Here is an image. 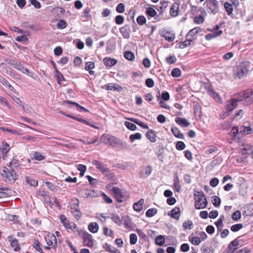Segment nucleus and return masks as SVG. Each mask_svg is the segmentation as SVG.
Returning <instances> with one entry per match:
<instances>
[{"label":"nucleus","instance_id":"1","mask_svg":"<svg viewBox=\"0 0 253 253\" xmlns=\"http://www.w3.org/2000/svg\"><path fill=\"white\" fill-rule=\"evenodd\" d=\"M249 64L248 61L241 62L237 67L235 72V78L240 79L246 75L249 71Z\"/></svg>","mask_w":253,"mask_h":253},{"label":"nucleus","instance_id":"2","mask_svg":"<svg viewBox=\"0 0 253 253\" xmlns=\"http://www.w3.org/2000/svg\"><path fill=\"white\" fill-rule=\"evenodd\" d=\"M195 207L197 209H204L208 202L203 192H197L195 194Z\"/></svg>","mask_w":253,"mask_h":253},{"label":"nucleus","instance_id":"3","mask_svg":"<svg viewBox=\"0 0 253 253\" xmlns=\"http://www.w3.org/2000/svg\"><path fill=\"white\" fill-rule=\"evenodd\" d=\"M102 142L107 145L115 146L120 144V140L114 136L108 134H103L101 137Z\"/></svg>","mask_w":253,"mask_h":253},{"label":"nucleus","instance_id":"4","mask_svg":"<svg viewBox=\"0 0 253 253\" xmlns=\"http://www.w3.org/2000/svg\"><path fill=\"white\" fill-rule=\"evenodd\" d=\"M6 62L8 64L12 66L16 69L22 72L23 73L27 75L29 74V71L27 69L25 68L21 63L17 60L12 59H8L6 60Z\"/></svg>","mask_w":253,"mask_h":253},{"label":"nucleus","instance_id":"5","mask_svg":"<svg viewBox=\"0 0 253 253\" xmlns=\"http://www.w3.org/2000/svg\"><path fill=\"white\" fill-rule=\"evenodd\" d=\"M80 235L83 238L84 246L88 247H92L93 246V239L91 234L82 231Z\"/></svg>","mask_w":253,"mask_h":253},{"label":"nucleus","instance_id":"6","mask_svg":"<svg viewBox=\"0 0 253 253\" xmlns=\"http://www.w3.org/2000/svg\"><path fill=\"white\" fill-rule=\"evenodd\" d=\"M1 175L3 177H5L9 180H15L17 179V175L14 170L10 168L8 169L7 168H4L3 170Z\"/></svg>","mask_w":253,"mask_h":253},{"label":"nucleus","instance_id":"7","mask_svg":"<svg viewBox=\"0 0 253 253\" xmlns=\"http://www.w3.org/2000/svg\"><path fill=\"white\" fill-rule=\"evenodd\" d=\"M205 3L211 13L215 14L218 12V2L216 0H207Z\"/></svg>","mask_w":253,"mask_h":253},{"label":"nucleus","instance_id":"8","mask_svg":"<svg viewBox=\"0 0 253 253\" xmlns=\"http://www.w3.org/2000/svg\"><path fill=\"white\" fill-rule=\"evenodd\" d=\"M116 201L119 203H122L126 199L122 190L117 187H113L111 190Z\"/></svg>","mask_w":253,"mask_h":253},{"label":"nucleus","instance_id":"9","mask_svg":"<svg viewBox=\"0 0 253 253\" xmlns=\"http://www.w3.org/2000/svg\"><path fill=\"white\" fill-rule=\"evenodd\" d=\"M242 100V98L231 99L228 101L226 105V110L228 112L232 111L237 106L238 101Z\"/></svg>","mask_w":253,"mask_h":253},{"label":"nucleus","instance_id":"10","mask_svg":"<svg viewBox=\"0 0 253 253\" xmlns=\"http://www.w3.org/2000/svg\"><path fill=\"white\" fill-rule=\"evenodd\" d=\"M219 25H216L215 28L212 30H211L212 32L211 33H210L206 36V39L207 40H211L212 39L215 38L220 36L223 32L221 30H219Z\"/></svg>","mask_w":253,"mask_h":253},{"label":"nucleus","instance_id":"11","mask_svg":"<svg viewBox=\"0 0 253 253\" xmlns=\"http://www.w3.org/2000/svg\"><path fill=\"white\" fill-rule=\"evenodd\" d=\"M63 225L68 232H78L79 234H81L82 232V230H80L78 228L77 226L75 223L70 222L68 220H67V222H65Z\"/></svg>","mask_w":253,"mask_h":253},{"label":"nucleus","instance_id":"12","mask_svg":"<svg viewBox=\"0 0 253 253\" xmlns=\"http://www.w3.org/2000/svg\"><path fill=\"white\" fill-rule=\"evenodd\" d=\"M92 164L94 166H95L96 168L97 169H98L102 174H104L106 172H108L109 168H108L105 165H104L101 162L98 161L97 160H93L92 161Z\"/></svg>","mask_w":253,"mask_h":253},{"label":"nucleus","instance_id":"13","mask_svg":"<svg viewBox=\"0 0 253 253\" xmlns=\"http://www.w3.org/2000/svg\"><path fill=\"white\" fill-rule=\"evenodd\" d=\"M46 244L48 246H55L57 242L56 237L54 234L48 235L45 237Z\"/></svg>","mask_w":253,"mask_h":253},{"label":"nucleus","instance_id":"14","mask_svg":"<svg viewBox=\"0 0 253 253\" xmlns=\"http://www.w3.org/2000/svg\"><path fill=\"white\" fill-rule=\"evenodd\" d=\"M179 4L177 2H174L172 4L170 8V14L172 17L177 16L179 14Z\"/></svg>","mask_w":253,"mask_h":253},{"label":"nucleus","instance_id":"15","mask_svg":"<svg viewBox=\"0 0 253 253\" xmlns=\"http://www.w3.org/2000/svg\"><path fill=\"white\" fill-rule=\"evenodd\" d=\"M7 238L10 243L11 247L14 248V251L15 252L19 251L20 250V247L18 240L16 239H13L12 237L10 236Z\"/></svg>","mask_w":253,"mask_h":253},{"label":"nucleus","instance_id":"16","mask_svg":"<svg viewBox=\"0 0 253 253\" xmlns=\"http://www.w3.org/2000/svg\"><path fill=\"white\" fill-rule=\"evenodd\" d=\"M152 168L150 166L146 167L144 169L140 172V177L141 178H145L148 177L152 172Z\"/></svg>","mask_w":253,"mask_h":253},{"label":"nucleus","instance_id":"17","mask_svg":"<svg viewBox=\"0 0 253 253\" xmlns=\"http://www.w3.org/2000/svg\"><path fill=\"white\" fill-rule=\"evenodd\" d=\"M175 121L178 125L182 127H187L190 125L189 122L183 118L176 117Z\"/></svg>","mask_w":253,"mask_h":253},{"label":"nucleus","instance_id":"18","mask_svg":"<svg viewBox=\"0 0 253 253\" xmlns=\"http://www.w3.org/2000/svg\"><path fill=\"white\" fill-rule=\"evenodd\" d=\"M180 210L178 207H175L169 213V215H170L171 217L175 219H179L180 217Z\"/></svg>","mask_w":253,"mask_h":253},{"label":"nucleus","instance_id":"19","mask_svg":"<svg viewBox=\"0 0 253 253\" xmlns=\"http://www.w3.org/2000/svg\"><path fill=\"white\" fill-rule=\"evenodd\" d=\"M103 63L106 66L112 67L117 64V60L115 59L107 57L103 59Z\"/></svg>","mask_w":253,"mask_h":253},{"label":"nucleus","instance_id":"20","mask_svg":"<svg viewBox=\"0 0 253 253\" xmlns=\"http://www.w3.org/2000/svg\"><path fill=\"white\" fill-rule=\"evenodd\" d=\"M146 136L151 142L156 141V133L153 130H150L146 133Z\"/></svg>","mask_w":253,"mask_h":253},{"label":"nucleus","instance_id":"21","mask_svg":"<svg viewBox=\"0 0 253 253\" xmlns=\"http://www.w3.org/2000/svg\"><path fill=\"white\" fill-rule=\"evenodd\" d=\"M108 217L111 218L118 225L120 226L122 224V221L120 217L116 213H111L110 216Z\"/></svg>","mask_w":253,"mask_h":253},{"label":"nucleus","instance_id":"22","mask_svg":"<svg viewBox=\"0 0 253 253\" xmlns=\"http://www.w3.org/2000/svg\"><path fill=\"white\" fill-rule=\"evenodd\" d=\"M162 36L169 42H173L175 38L174 35L169 31L164 32Z\"/></svg>","mask_w":253,"mask_h":253},{"label":"nucleus","instance_id":"23","mask_svg":"<svg viewBox=\"0 0 253 253\" xmlns=\"http://www.w3.org/2000/svg\"><path fill=\"white\" fill-rule=\"evenodd\" d=\"M144 202V199H141L138 202L135 203L133 206L134 210L137 211H140L143 208Z\"/></svg>","mask_w":253,"mask_h":253},{"label":"nucleus","instance_id":"24","mask_svg":"<svg viewBox=\"0 0 253 253\" xmlns=\"http://www.w3.org/2000/svg\"><path fill=\"white\" fill-rule=\"evenodd\" d=\"M171 131L174 136L179 139H183L184 135L180 131L179 129L176 127H173L171 129Z\"/></svg>","mask_w":253,"mask_h":253},{"label":"nucleus","instance_id":"25","mask_svg":"<svg viewBox=\"0 0 253 253\" xmlns=\"http://www.w3.org/2000/svg\"><path fill=\"white\" fill-rule=\"evenodd\" d=\"M120 32L124 38L128 39L129 38V29L126 26L121 28L120 29Z\"/></svg>","mask_w":253,"mask_h":253},{"label":"nucleus","instance_id":"26","mask_svg":"<svg viewBox=\"0 0 253 253\" xmlns=\"http://www.w3.org/2000/svg\"><path fill=\"white\" fill-rule=\"evenodd\" d=\"M104 248L106 251L111 253H120V251L115 247L107 243L104 245Z\"/></svg>","mask_w":253,"mask_h":253},{"label":"nucleus","instance_id":"27","mask_svg":"<svg viewBox=\"0 0 253 253\" xmlns=\"http://www.w3.org/2000/svg\"><path fill=\"white\" fill-rule=\"evenodd\" d=\"M240 132L242 134L247 135L253 133V130L250 126H242L240 128Z\"/></svg>","mask_w":253,"mask_h":253},{"label":"nucleus","instance_id":"28","mask_svg":"<svg viewBox=\"0 0 253 253\" xmlns=\"http://www.w3.org/2000/svg\"><path fill=\"white\" fill-rule=\"evenodd\" d=\"M244 209V212L247 216L253 215V203L245 206Z\"/></svg>","mask_w":253,"mask_h":253},{"label":"nucleus","instance_id":"29","mask_svg":"<svg viewBox=\"0 0 253 253\" xmlns=\"http://www.w3.org/2000/svg\"><path fill=\"white\" fill-rule=\"evenodd\" d=\"M88 230L93 233L97 232L99 229V225L96 222H91L88 226Z\"/></svg>","mask_w":253,"mask_h":253},{"label":"nucleus","instance_id":"30","mask_svg":"<svg viewBox=\"0 0 253 253\" xmlns=\"http://www.w3.org/2000/svg\"><path fill=\"white\" fill-rule=\"evenodd\" d=\"M95 67V64L93 62H87L85 65V69L89 72L90 75H93L94 72L91 70Z\"/></svg>","mask_w":253,"mask_h":253},{"label":"nucleus","instance_id":"31","mask_svg":"<svg viewBox=\"0 0 253 253\" xmlns=\"http://www.w3.org/2000/svg\"><path fill=\"white\" fill-rule=\"evenodd\" d=\"M127 119L128 120L132 121L133 123L137 124L139 126H141L142 128H146V129L149 128V127L146 124L144 123L143 122H141L136 119L131 118H128Z\"/></svg>","mask_w":253,"mask_h":253},{"label":"nucleus","instance_id":"32","mask_svg":"<svg viewBox=\"0 0 253 253\" xmlns=\"http://www.w3.org/2000/svg\"><path fill=\"white\" fill-rule=\"evenodd\" d=\"M224 219L223 215L220 216L216 222H215V224L216 226L217 230L221 231L222 227H223V220Z\"/></svg>","mask_w":253,"mask_h":253},{"label":"nucleus","instance_id":"33","mask_svg":"<svg viewBox=\"0 0 253 253\" xmlns=\"http://www.w3.org/2000/svg\"><path fill=\"white\" fill-rule=\"evenodd\" d=\"M173 181H174V183H173L174 188L175 191L179 192L181 189V186L179 184V178L177 175H175L174 176Z\"/></svg>","mask_w":253,"mask_h":253},{"label":"nucleus","instance_id":"34","mask_svg":"<svg viewBox=\"0 0 253 253\" xmlns=\"http://www.w3.org/2000/svg\"><path fill=\"white\" fill-rule=\"evenodd\" d=\"M10 150L9 144L6 142H2V146L0 148V150L3 154H7Z\"/></svg>","mask_w":253,"mask_h":253},{"label":"nucleus","instance_id":"35","mask_svg":"<svg viewBox=\"0 0 253 253\" xmlns=\"http://www.w3.org/2000/svg\"><path fill=\"white\" fill-rule=\"evenodd\" d=\"M182 227L184 230H190L193 227V223L191 220H187L183 223Z\"/></svg>","mask_w":253,"mask_h":253},{"label":"nucleus","instance_id":"36","mask_svg":"<svg viewBox=\"0 0 253 253\" xmlns=\"http://www.w3.org/2000/svg\"><path fill=\"white\" fill-rule=\"evenodd\" d=\"M33 247L39 253H43L42 249L41 247V244L38 240H37V239L34 240Z\"/></svg>","mask_w":253,"mask_h":253},{"label":"nucleus","instance_id":"37","mask_svg":"<svg viewBox=\"0 0 253 253\" xmlns=\"http://www.w3.org/2000/svg\"><path fill=\"white\" fill-rule=\"evenodd\" d=\"M156 244L159 246H163L165 242V239L163 235L158 236L155 239Z\"/></svg>","mask_w":253,"mask_h":253},{"label":"nucleus","instance_id":"38","mask_svg":"<svg viewBox=\"0 0 253 253\" xmlns=\"http://www.w3.org/2000/svg\"><path fill=\"white\" fill-rule=\"evenodd\" d=\"M193 40V39H187L184 42H180L179 45V47L181 48H184L187 47V46L190 45L191 44V42H192Z\"/></svg>","mask_w":253,"mask_h":253},{"label":"nucleus","instance_id":"39","mask_svg":"<svg viewBox=\"0 0 253 253\" xmlns=\"http://www.w3.org/2000/svg\"><path fill=\"white\" fill-rule=\"evenodd\" d=\"M239 245V241L235 239L230 242L229 244L228 247L230 250H232V253H233L236 250V247Z\"/></svg>","mask_w":253,"mask_h":253},{"label":"nucleus","instance_id":"40","mask_svg":"<svg viewBox=\"0 0 253 253\" xmlns=\"http://www.w3.org/2000/svg\"><path fill=\"white\" fill-rule=\"evenodd\" d=\"M189 240L192 244L196 246L199 245L202 242L200 238L198 236H195L191 238L190 237Z\"/></svg>","mask_w":253,"mask_h":253},{"label":"nucleus","instance_id":"41","mask_svg":"<svg viewBox=\"0 0 253 253\" xmlns=\"http://www.w3.org/2000/svg\"><path fill=\"white\" fill-rule=\"evenodd\" d=\"M146 13L150 17H154L157 14L156 11L151 7H148L146 9Z\"/></svg>","mask_w":253,"mask_h":253},{"label":"nucleus","instance_id":"42","mask_svg":"<svg viewBox=\"0 0 253 253\" xmlns=\"http://www.w3.org/2000/svg\"><path fill=\"white\" fill-rule=\"evenodd\" d=\"M157 212V209L155 208L149 209L146 212V216L148 217H152Z\"/></svg>","mask_w":253,"mask_h":253},{"label":"nucleus","instance_id":"43","mask_svg":"<svg viewBox=\"0 0 253 253\" xmlns=\"http://www.w3.org/2000/svg\"><path fill=\"white\" fill-rule=\"evenodd\" d=\"M167 6H168L167 2H166L165 1H161L160 3V5L157 7V10L158 11L160 12V13L161 14L164 11V10L166 8V7Z\"/></svg>","mask_w":253,"mask_h":253},{"label":"nucleus","instance_id":"44","mask_svg":"<svg viewBox=\"0 0 253 253\" xmlns=\"http://www.w3.org/2000/svg\"><path fill=\"white\" fill-rule=\"evenodd\" d=\"M55 72L56 73V78L57 82L59 84H61V82L62 81H64L65 80L64 77L63 75L57 69H56Z\"/></svg>","mask_w":253,"mask_h":253},{"label":"nucleus","instance_id":"45","mask_svg":"<svg viewBox=\"0 0 253 253\" xmlns=\"http://www.w3.org/2000/svg\"><path fill=\"white\" fill-rule=\"evenodd\" d=\"M224 8L228 15H230L233 12L232 4L226 2L224 4Z\"/></svg>","mask_w":253,"mask_h":253},{"label":"nucleus","instance_id":"46","mask_svg":"<svg viewBox=\"0 0 253 253\" xmlns=\"http://www.w3.org/2000/svg\"><path fill=\"white\" fill-rule=\"evenodd\" d=\"M79 201L78 199H76L74 202L70 205L71 209L72 210V211H77L79 210Z\"/></svg>","mask_w":253,"mask_h":253},{"label":"nucleus","instance_id":"47","mask_svg":"<svg viewBox=\"0 0 253 253\" xmlns=\"http://www.w3.org/2000/svg\"><path fill=\"white\" fill-rule=\"evenodd\" d=\"M124 57L127 60L132 61L134 59V54L129 51H126L124 52Z\"/></svg>","mask_w":253,"mask_h":253},{"label":"nucleus","instance_id":"48","mask_svg":"<svg viewBox=\"0 0 253 253\" xmlns=\"http://www.w3.org/2000/svg\"><path fill=\"white\" fill-rule=\"evenodd\" d=\"M200 30L201 29L199 27H195L191 29L187 34L186 37H188L189 36H191L193 37L197 33H199Z\"/></svg>","mask_w":253,"mask_h":253},{"label":"nucleus","instance_id":"49","mask_svg":"<svg viewBox=\"0 0 253 253\" xmlns=\"http://www.w3.org/2000/svg\"><path fill=\"white\" fill-rule=\"evenodd\" d=\"M26 182L32 186L36 187L38 185V181L36 180L29 177L26 178Z\"/></svg>","mask_w":253,"mask_h":253},{"label":"nucleus","instance_id":"50","mask_svg":"<svg viewBox=\"0 0 253 253\" xmlns=\"http://www.w3.org/2000/svg\"><path fill=\"white\" fill-rule=\"evenodd\" d=\"M11 191L7 187H3L0 186V193L4 194L5 196H8L10 194Z\"/></svg>","mask_w":253,"mask_h":253},{"label":"nucleus","instance_id":"51","mask_svg":"<svg viewBox=\"0 0 253 253\" xmlns=\"http://www.w3.org/2000/svg\"><path fill=\"white\" fill-rule=\"evenodd\" d=\"M136 21L138 24H139L140 26H142L146 23V19L144 16L140 15L137 17L136 19Z\"/></svg>","mask_w":253,"mask_h":253},{"label":"nucleus","instance_id":"52","mask_svg":"<svg viewBox=\"0 0 253 253\" xmlns=\"http://www.w3.org/2000/svg\"><path fill=\"white\" fill-rule=\"evenodd\" d=\"M34 159L37 161H42L45 159V156L42 155L40 152L35 151L34 153Z\"/></svg>","mask_w":253,"mask_h":253},{"label":"nucleus","instance_id":"53","mask_svg":"<svg viewBox=\"0 0 253 253\" xmlns=\"http://www.w3.org/2000/svg\"><path fill=\"white\" fill-rule=\"evenodd\" d=\"M171 75L173 77H179L181 75V71L178 68H174L171 71Z\"/></svg>","mask_w":253,"mask_h":253},{"label":"nucleus","instance_id":"54","mask_svg":"<svg viewBox=\"0 0 253 253\" xmlns=\"http://www.w3.org/2000/svg\"><path fill=\"white\" fill-rule=\"evenodd\" d=\"M141 138V134L140 133H135L133 134H131L129 136V139L131 142L134 141L135 140L140 139Z\"/></svg>","mask_w":253,"mask_h":253},{"label":"nucleus","instance_id":"55","mask_svg":"<svg viewBox=\"0 0 253 253\" xmlns=\"http://www.w3.org/2000/svg\"><path fill=\"white\" fill-rule=\"evenodd\" d=\"M212 202L213 205L215 207H219L220 204V202H221L220 199L216 196H213L212 197Z\"/></svg>","mask_w":253,"mask_h":253},{"label":"nucleus","instance_id":"56","mask_svg":"<svg viewBox=\"0 0 253 253\" xmlns=\"http://www.w3.org/2000/svg\"><path fill=\"white\" fill-rule=\"evenodd\" d=\"M129 242L131 245H134L137 241V235L134 233H132L129 236Z\"/></svg>","mask_w":253,"mask_h":253},{"label":"nucleus","instance_id":"57","mask_svg":"<svg viewBox=\"0 0 253 253\" xmlns=\"http://www.w3.org/2000/svg\"><path fill=\"white\" fill-rule=\"evenodd\" d=\"M243 227V225L241 223H238L234 225H233L231 227V230L233 232H237L239 230L242 229Z\"/></svg>","mask_w":253,"mask_h":253},{"label":"nucleus","instance_id":"58","mask_svg":"<svg viewBox=\"0 0 253 253\" xmlns=\"http://www.w3.org/2000/svg\"><path fill=\"white\" fill-rule=\"evenodd\" d=\"M241 212L239 211H237L234 212L232 215V218L233 220L235 221H238L241 218Z\"/></svg>","mask_w":253,"mask_h":253},{"label":"nucleus","instance_id":"59","mask_svg":"<svg viewBox=\"0 0 253 253\" xmlns=\"http://www.w3.org/2000/svg\"><path fill=\"white\" fill-rule=\"evenodd\" d=\"M90 8L87 7L84 10L83 12V17L86 19L90 18L91 15L90 14Z\"/></svg>","mask_w":253,"mask_h":253},{"label":"nucleus","instance_id":"60","mask_svg":"<svg viewBox=\"0 0 253 253\" xmlns=\"http://www.w3.org/2000/svg\"><path fill=\"white\" fill-rule=\"evenodd\" d=\"M84 196L85 198L93 196L94 195V191L91 190L85 189L83 192Z\"/></svg>","mask_w":253,"mask_h":253},{"label":"nucleus","instance_id":"61","mask_svg":"<svg viewBox=\"0 0 253 253\" xmlns=\"http://www.w3.org/2000/svg\"><path fill=\"white\" fill-rule=\"evenodd\" d=\"M104 175H105V176L110 179V180H116V177H115V174L110 172L109 169H108V172H106V173H104L103 174Z\"/></svg>","mask_w":253,"mask_h":253},{"label":"nucleus","instance_id":"62","mask_svg":"<svg viewBox=\"0 0 253 253\" xmlns=\"http://www.w3.org/2000/svg\"><path fill=\"white\" fill-rule=\"evenodd\" d=\"M240 95H241V97L239 98H242V100L243 98H248L251 95L250 91H249V89L245 90L243 92H241L240 93Z\"/></svg>","mask_w":253,"mask_h":253},{"label":"nucleus","instance_id":"63","mask_svg":"<svg viewBox=\"0 0 253 253\" xmlns=\"http://www.w3.org/2000/svg\"><path fill=\"white\" fill-rule=\"evenodd\" d=\"M176 149L178 150H183L185 148V144L182 141H178L175 145Z\"/></svg>","mask_w":253,"mask_h":253},{"label":"nucleus","instance_id":"64","mask_svg":"<svg viewBox=\"0 0 253 253\" xmlns=\"http://www.w3.org/2000/svg\"><path fill=\"white\" fill-rule=\"evenodd\" d=\"M125 125L128 129L131 130H134L136 128V126L130 122H125Z\"/></svg>","mask_w":253,"mask_h":253}]
</instances>
